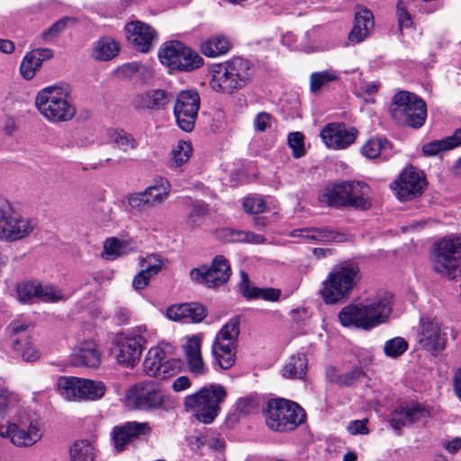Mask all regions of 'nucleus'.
<instances>
[{
  "label": "nucleus",
  "instance_id": "6e6d98bb",
  "mask_svg": "<svg viewBox=\"0 0 461 461\" xmlns=\"http://www.w3.org/2000/svg\"><path fill=\"white\" fill-rule=\"evenodd\" d=\"M44 59H22L20 74L25 80H31L42 67Z\"/></svg>",
  "mask_w": 461,
  "mask_h": 461
},
{
  "label": "nucleus",
  "instance_id": "3c124183",
  "mask_svg": "<svg viewBox=\"0 0 461 461\" xmlns=\"http://www.w3.org/2000/svg\"><path fill=\"white\" fill-rule=\"evenodd\" d=\"M408 349L407 341L402 337H395L384 343V352L389 357H398Z\"/></svg>",
  "mask_w": 461,
  "mask_h": 461
},
{
  "label": "nucleus",
  "instance_id": "39448f33",
  "mask_svg": "<svg viewBox=\"0 0 461 461\" xmlns=\"http://www.w3.org/2000/svg\"><path fill=\"white\" fill-rule=\"evenodd\" d=\"M227 395L222 385L210 384L203 386L198 392L185 397L184 405L186 411L194 412L196 419L210 424L217 417L220 411V403Z\"/></svg>",
  "mask_w": 461,
  "mask_h": 461
},
{
  "label": "nucleus",
  "instance_id": "dca6fc26",
  "mask_svg": "<svg viewBox=\"0 0 461 461\" xmlns=\"http://www.w3.org/2000/svg\"><path fill=\"white\" fill-rule=\"evenodd\" d=\"M200 107V96L196 91L186 90L178 94L174 113L178 126L189 132L194 129Z\"/></svg>",
  "mask_w": 461,
  "mask_h": 461
},
{
  "label": "nucleus",
  "instance_id": "412c9836",
  "mask_svg": "<svg viewBox=\"0 0 461 461\" xmlns=\"http://www.w3.org/2000/svg\"><path fill=\"white\" fill-rule=\"evenodd\" d=\"M173 95L164 89H150L135 95L132 106L136 111H163L170 104Z\"/></svg>",
  "mask_w": 461,
  "mask_h": 461
},
{
  "label": "nucleus",
  "instance_id": "4468645a",
  "mask_svg": "<svg viewBox=\"0 0 461 461\" xmlns=\"http://www.w3.org/2000/svg\"><path fill=\"white\" fill-rule=\"evenodd\" d=\"M231 268L229 260L222 255L216 256L210 267L206 265L193 268L191 279L209 289L218 288L229 281Z\"/></svg>",
  "mask_w": 461,
  "mask_h": 461
},
{
  "label": "nucleus",
  "instance_id": "f8f14e48",
  "mask_svg": "<svg viewBox=\"0 0 461 461\" xmlns=\"http://www.w3.org/2000/svg\"><path fill=\"white\" fill-rule=\"evenodd\" d=\"M132 407L142 411L166 409L165 395L153 381H142L132 385L126 393Z\"/></svg>",
  "mask_w": 461,
  "mask_h": 461
},
{
  "label": "nucleus",
  "instance_id": "20e7f679",
  "mask_svg": "<svg viewBox=\"0 0 461 461\" xmlns=\"http://www.w3.org/2000/svg\"><path fill=\"white\" fill-rule=\"evenodd\" d=\"M264 412L267 426L277 432L292 431L306 419L304 410L298 403L284 398L269 400Z\"/></svg>",
  "mask_w": 461,
  "mask_h": 461
},
{
  "label": "nucleus",
  "instance_id": "2f4dec72",
  "mask_svg": "<svg viewBox=\"0 0 461 461\" xmlns=\"http://www.w3.org/2000/svg\"><path fill=\"white\" fill-rule=\"evenodd\" d=\"M308 370V360L303 354L293 355L282 368V375L286 379L303 380Z\"/></svg>",
  "mask_w": 461,
  "mask_h": 461
},
{
  "label": "nucleus",
  "instance_id": "4c0bfd02",
  "mask_svg": "<svg viewBox=\"0 0 461 461\" xmlns=\"http://www.w3.org/2000/svg\"><path fill=\"white\" fill-rule=\"evenodd\" d=\"M13 352L23 358L26 362H34L41 357L40 351L34 348L30 337L23 339H15L11 344Z\"/></svg>",
  "mask_w": 461,
  "mask_h": 461
},
{
  "label": "nucleus",
  "instance_id": "5701e85b",
  "mask_svg": "<svg viewBox=\"0 0 461 461\" xmlns=\"http://www.w3.org/2000/svg\"><path fill=\"white\" fill-rule=\"evenodd\" d=\"M125 32L128 41L141 53H148L152 49V42L156 38V31L149 24L140 21L126 24Z\"/></svg>",
  "mask_w": 461,
  "mask_h": 461
},
{
  "label": "nucleus",
  "instance_id": "c756f323",
  "mask_svg": "<svg viewBox=\"0 0 461 461\" xmlns=\"http://www.w3.org/2000/svg\"><path fill=\"white\" fill-rule=\"evenodd\" d=\"M241 282L240 289L241 294L248 300L263 299L268 302H276L281 296V290L266 287L259 288L250 285L249 276L244 271L241 272Z\"/></svg>",
  "mask_w": 461,
  "mask_h": 461
},
{
  "label": "nucleus",
  "instance_id": "6e6552de",
  "mask_svg": "<svg viewBox=\"0 0 461 461\" xmlns=\"http://www.w3.org/2000/svg\"><path fill=\"white\" fill-rule=\"evenodd\" d=\"M240 335V317L231 318L216 334L212 345L214 368L230 369L236 361L237 340Z\"/></svg>",
  "mask_w": 461,
  "mask_h": 461
},
{
  "label": "nucleus",
  "instance_id": "69168bd1",
  "mask_svg": "<svg viewBox=\"0 0 461 461\" xmlns=\"http://www.w3.org/2000/svg\"><path fill=\"white\" fill-rule=\"evenodd\" d=\"M122 249V243L115 238L107 239L104 245V253L106 255V258L113 259L120 255Z\"/></svg>",
  "mask_w": 461,
  "mask_h": 461
},
{
  "label": "nucleus",
  "instance_id": "9d476101",
  "mask_svg": "<svg viewBox=\"0 0 461 461\" xmlns=\"http://www.w3.org/2000/svg\"><path fill=\"white\" fill-rule=\"evenodd\" d=\"M40 421L29 413H19L8 425H0V436L9 438L19 447L35 445L42 438Z\"/></svg>",
  "mask_w": 461,
  "mask_h": 461
},
{
  "label": "nucleus",
  "instance_id": "8fccbe9b",
  "mask_svg": "<svg viewBox=\"0 0 461 461\" xmlns=\"http://www.w3.org/2000/svg\"><path fill=\"white\" fill-rule=\"evenodd\" d=\"M39 282H25L17 286L19 301L23 303H32L39 298Z\"/></svg>",
  "mask_w": 461,
  "mask_h": 461
},
{
  "label": "nucleus",
  "instance_id": "f257e3e1",
  "mask_svg": "<svg viewBox=\"0 0 461 461\" xmlns=\"http://www.w3.org/2000/svg\"><path fill=\"white\" fill-rule=\"evenodd\" d=\"M391 296L384 294L366 299L358 303H350L339 312V321L344 327L373 329L387 321L392 312Z\"/></svg>",
  "mask_w": 461,
  "mask_h": 461
},
{
  "label": "nucleus",
  "instance_id": "0e129e2a",
  "mask_svg": "<svg viewBox=\"0 0 461 461\" xmlns=\"http://www.w3.org/2000/svg\"><path fill=\"white\" fill-rule=\"evenodd\" d=\"M273 116L266 112L258 113L253 122V126L256 131L264 132L267 129L271 127Z\"/></svg>",
  "mask_w": 461,
  "mask_h": 461
},
{
  "label": "nucleus",
  "instance_id": "aec40b11",
  "mask_svg": "<svg viewBox=\"0 0 461 461\" xmlns=\"http://www.w3.org/2000/svg\"><path fill=\"white\" fill-rule=\"evenodd\" d=\"M447 334L442 330L440 324L429 318L420 319V330L418 333V343L430 352L444 349Z\"/></svg>",
  "mask_w": 461,
  "mask_h": 461
},
{
  "label": "nucleus",
  "instance_id": "09e8293b",
  "mask_svg": "<svg viewBox=\"0 0 461 461\" xmlns=\"http://www.w3.org/2000/svg\"><path fill=\"white\" fill-rule=\"evenodd\" d=\"M39 298L43 303H58L66 300L62 290L52 285H42L39 283Z\"/></svg>",
  "mask_w": 461,
  "mask_h": 461
},
{
  "label": "nucleus",
  "instance_id": "de8ad7c7",
  "mask_svg": "<svg viewBox=\"0 0 461 461\" xmlns=\"http://www.w3.org/2000/svg\"><path fill=\"white\" fill-rule=\"evenodd\" d=\"M193 152L190 142L179 140L172 149L171 167H179L188 161Z\"/></svg>",
  "mask_w": 461,
  "mask_h": 461
},
{
  "label": "nucleus",
  "instance_id": "1a4fd4ad",
  "mask_svg": "<svg viewBox=\"0 0 461 461\" xmlns=\"http://www.w3.org/2000/svg\"><path fill=\"white\" fill-rule=\"evenodd\" d=\"M433 269L454 279L461 276V236L449 235L434 244Z\"/></svg>",
  "mask_w": 461,
  "mask_h": 461
},
{
  "label": "nucleus",
  "instance_id": "4d7b16f0",
  "mask_svg": "<svg viewBox=\"0 0 461 461\" xmlns=\"http://www.w3.org/2000/svg\"><path fill=\"white\" fill-rule=\"evenodd\" d=\"M142 70H147L143 66H141L137 61H131L123 64L122 66L117 68L113 71V75L119 78H131L134 75L141 73Z\"/></svg>",
  "mask_w": 461,
  "mask_h": 461
},
{
  "label": "nucleus",
  "instance_id": "4be33fe9",
  "mask_svg": "<svg viewBox=\"0 0 461 461\" xmlns=\"http://www.w3.org/2000/svg\"><path fill=\"white\" fill-rule=\"evenodd\" d=\"M429 416V411L422 404L411 402L396 408L390 419L392 428L397 431L404 426L422 421Z\"/></svg>",
  "mask_w": 461,
  "mask_h": 461
},
{
  "label": "nucleus",
  "instance_id": "774afa93",
  "mask_svg": "<svg viewBox=\"0 0 461 461\" xmlns=\"http://www.w3.org/2000/svg\"><path fill=\"white\" fill-rule=\"evenodd\" d=\"M258 405V400L252 396L240 398L237 402V410L243 414H249Z\"/></svg>",
  "mask_w": 461,
  "mask_h": 461
},
{
  "label": "nucleus",
  "instance_id": "0eeeda50",
  "mask_svg": "<svg viewBox=\"0 0 461 461\" xmlns=\"http://www.w3.org/2000/svg\"><path fill=\"white\" fill-rule=\"evenodd\" d=\"M390 113L399 125L419 129L425 123L427 106L415 94L400 91L392 99Z\"/></svg>",
  "mask_w": 461,
  "mask_h": 461
},
{
  "label": "nucleus",
  "instance_id": "473e14b6",
  "mask_svg": "<svg viewBox=\"0 0 461 461\" xmlns=\"http://www.w3.org/2000/svg\"><path fill=\"white\" fill-rule=\"evenodd\" d=\"M461 145V129H457L451 136L442 140L430 141L422 147L425 156H436L442 151L453 149Z\"/></svg>",
  "mask_w": 461,
  "mask_h": 461
},
{
  "label": "nucleus",
  "instance_id": "37998d69",
  "mask_svg": "<svg viewBox=\"0 0 461 461\" xmlns=\"http://www.w3.org/2000/svg\"><path fill=\"white\" fill-rule=\"evenodd\" d=\"M104 393L105 386L103 382L81 378L79 400H98Z\"/></svg>",
  "mask_w": 461,
  "mask_h": 461
},
{
  "label": "nucleus",
  "instance_id": "f3484780",
  "mask_svg": "<svg viewBox=\"0 0 461 461\" xmlns=\"http://www.w3.org/2000/svg\"><path fill=\"white\" fill-rule=\"evenodd\" d=\"M151 433L149 422L127 421L114 426L111 431V441L114 451L121 453L128 445Z\"/></svg>",
  "mask_w": 461,
  "mask_h": 461
},
{
  "label": "nucleus",
  "instance_id": "ea45409f",
  "mask_svg": "<svg viewBox=\"0 0 461 461\" xmlns=\"http://www.w3.org/2000/svg\"><path fill=\"white\" fill-rule=\"evenodd\" d=\"M121 50L120 43L112 37L100 38L94 46V58H116Z\"/></svg>",
  "mask_w": 461,
  "mask_h": 461
},
{
  "label": "nucleus",
  "instance_id": "6ab92c4d",
  "mask_svg": "<svg viewBox=\"0 0 461 461\" xmlns=\"http://www.w3.org/2000/svg\"><path fill=\"white\" fill-rule=\"evenodd\" d=\"M358 135V131L344 122L328 123L321 131L320 136L327 148L340 150L353 144Z\"/></svg>",
  "mask_w": 461,
  "mask_h": 461
},
{
  "label": "nucleus",
  "instance_id": "9b49d317",
  "mask_svg": "<svg viewBox=\"0 0 461 461\" xmlns=\"http://www.w3.org/2000/svg\"><path fill=\"white\" fill-rule=\"evenodd\" d=\"M36 227V222L14 211L5 200H0V240L14 241L27 237Z\"/></svg>",
  "mask_w": 461,
  "mask_h": 461
},
{
  "label": "nucleus",
  "instance_id": "c85d7f7f",
  "mask_svg": "<svg viewBox=\"0 0 461 461\" xmlns=\"http://www.w3.org/2000/svg\"><path fill=\"white\" fill-rule=\"evenodd\" d=\"M202 339L199 336L194 335L188 339L185 346V356L189 371L194 375H202L207 372V368L201 354Z\"/></svg>",
  "mask_w": 461,
  "mask_h": 461
},
{
  "label": "nucleus",
  "instance_id": "c03bdc74",
  "mask_svg": "<svg viewBox=\"0 0 461 461\" xmlns=\"http://www.w3.org/2000/svg\"><path fill=\"white\" fill-rule=\"evenodd\" d=\"M32 323L31 319L25 315H19L14 319L6 328L11 344L15 339H23L28 337L27 331L32 328Z\"/></svg>",
  "mask_w": 461,
  "mask_h": 461
},
{
  "label": "nucleus",
  "instance_id": "bf43d9fd",
  "mask_svg": "<svg viewBox=\"0 0 461 461\" xmlns=\"http://www.w3.org/2000/svg\"><path fill=\"white\" fill-rule=\"evenodd\" d=\"M74 19L70 17H63L53 23L47 31L42 33V38L45 41H50L56 38L69 23H73Z\"/></svg>",
  "mask_w": 461,
  "mask_h": 461
},
{
  "label": "nucleus",
  "instance_id": "58836bf2",
  "mask_svg": "<svg viewBox=\"0 0 461 461\" xmlns=\"http://www.w3.org/2000/svg\"><path fill=\"white\" fill-rule=\"evenodd\" d=\"M57 386L59 393L67 400L78 401L81 388V378L75 376H61L58 379Z\"/></svg>",
  "mask_w": 461,
  "mask_h": 461
},
{
  "label": "nucleus",
  "instance_id": "2eb2a0df",
  "mask_svg": "<svg viewBox=\"0 0 461 461\" xmlns=\"http://www.w3.org/2000/svg\"><path fill=\"white\" fill-rule=\"evenodd\" d=\"M180 367V361L168 357L160 346L150 348L143 361L145 374L156 379L170 378L178 373Z\"/></svg>",
  "mask_w": 461,
  "mask_h": 461
},
{
  "label": "nucleus",
  "instance_id": "ddd939ff",
  "mask_svg": "<svg viewBox=\"0 0 461 461\" xmlns=\"http://www.w3.org/2000/svg\"><path fill=\"white\" fill-rule=\"evenodd\" d=\"M146 342V339L139 334H118L113 339L111 355L118 365L133 368L140 360Z\"/></svg>",
  "mask_w": 461,
  "mask_h": 461
},
{
  "label": "nucleus",
  "instance_id": "a878e982",
  "mask_svg": "<svg viewBox=\"0 0 461 461\" xmlns=\"http://www.w3.org/2000/svg\"><path fill=\"white\" fill-rule=\"evenodd\" d=\"M207 316L205 307L198 303L174 304L167 309V317L175 321L200 322Z\"/></svg>",
  "mask_w": 461,
  "mask_h": 461
},
{
  "label": "nucleus",
  "instance_id": "864d4df0",
  "mask_svg": "<svg viewBox=\"0 0 461 461\" xmlns=\"http://www.w3.org/2000/svg\"><path fill=\"white\" fill-rule=\"evenodd\" d=\"M208 213V205L203 202H195L188 215L187 224L191 228H196L201 225L203 218Z\"/></svg>",
  "mask_w": 461,
  "mask_h": 461
},
{
  "label": "nucleus",
  "instance_id": "e2e57ef3",
  "mask_svg": "<svg viewBox=\"0 0 461 461\" xmlns=\"http://www.w3.org/2000/svg\"><path fill=\"white\" fill-rule=\"evenodd\" d=\"M396 14L398 18V26L401 31L411 26L412 21L411 14L401 0H399L396 5Z\"/></svg>",
  "mask_w": 461,
  "mask_h": 461
},
{
  "label": "nucleus",
  "instance_id": "5fc2aeb1",
  "mask_svg": "<svg viewBox=\"0 0 461 461\" xmlns=\"http://www.w3.org/2000/svg\"><path fill=\"white\" fill-rule=\"evenodd\" d=\"M288 145L292 149L293 156L295 158H300L305 155L304 137L302 132H291L287 138Z\"/></svg>",
  "mask_w": 461,
  "mask_h": 461
},
{
  "label": "nucleus",
  "instance_id": "a18cd8bd",
  "mask_svg": "<svg viewBox=\"0 0 461 461\" xmlns=\"http://www.w3.org/2000/svg\"><path fill=\"white\" fill-rule=\"evenodd\" d=\"M169 190V183L166 181L160 185H150L142 192L149 199V207L154 208L160 205L168 197Z\"/></svg>",
  "mask_w": 461,
  "mask_h": 461
},
{
  "label": "nucleus",
  "instance_id": "338daca9",
  "mask_svg": "<svg viewBox=\"0 0 461 461\" xmlns=\"http://www.w3.org/2000/svg\"><path fill=\"white\" fill-rule=\"evenodd\" d=\"M363 375L364 372L362 368L354 366L347 373L341 375L340 379L338 380L339 385H351Z\"/></svg>",
  "mask_w": 461,
  "mask_h": 461
},
{
  "label": "nucleus",
  "instance_id": "680f3d73",
  "mask_svg": "<svg viewBox=\"0 0 461 461\" xmlns=\"http://www.w3.org/2000/svg\"><path fill=\"white\" fill-rule=\"evenodd\" d=\"M242 205L244 211L251 214L261 213L266 209V203L260 197H247Z\"/></svg>",
  "mask_w": 461,
  "mask_h": 461
},
{
  "label": "nucleus",
  "instance_id": "603ef678",
  "mask_svg": "<svg viewBox=\"0 0 461 461\" xmlns=\"http://www.w3.org/2000/svg\"><path fill=\"white\" fill-rule=\"evenodd\" d=\"M170 69H177L179 71H193L203 65V59H160Z\"/></svg>",
  "mask_w": 461,
  "mask_h": 461
},
{
  "label": "nucleus",
  "instance_id": "423d86ee",
  "mask_svg": "<svg viewBox=\"0 0 461 461\" xmlns=\"http://www.w3.org/2000/svg\"><path fill=\"white\" fill-rule=\"evenodd\" d=\"M249 59H227L212 65L211 86L219 92L231 94L249 77Z\"/></svg>",
  "mask_w": 461,
  "mask_h": 461
},
{
  "label": "nucleus",
  "instance_id": "72a5a7b5",
  "mask_svg": "<svg viewBox=\"0 0 461 461\" xmlns=\"http://www.w3.org/2000/svg\"><path fill=\"white\" fill-rule=\"evenodd\" d=\"M392 153V144L386 139H370L361 148V154L369 159H387Z\"/></svg>",
  "mask_w": 461,
  "mask_h": 461
},
{
  "label": "nucleus",
  "instance_id": "a211bd4d",
  "mask_svg": "<svg viewBox=\"0 0 461 461\" xmlns=\"http://www.w3.org/2000/svg\"><path fill=\"white\" fill-rule=\"evenodd\" d=\"M426 185L423 173L413 167H406L399 178L392 184V188L400 200H411L420 195Z\"/></svg>",
  "mask_w": 461,
  "mask_h": 461
},
{
  "label": "nucleus",
  "instance_id": "7ed1b4c3",
  "mask_svg": "<svg viewBox=\"0 0 461 461\" xmlns=\"http://www.w3.org/2000/svg\"><path fill=\"white\" fill-rule=\"evenodd\" d=\"M35 106L50 122L59 123L70 121L77 113L69 90L64 86H50L38 92Z\"/></svg>",
  "mask_w": 461,
  "mask_h": 461
},
{
  "label": "nucleus",
  "instance_id": "b1692460",
  "mask_svg": "<svg viewBox=\"0 0 461 461\" xmlns=\"http://www.w3.org/2000/svg\"><path fill=\"white\" fill-rule=\"evenodd\" d=\"M291 236L294 238H301L305 241H316L321 243L344 242L347 240L345 233L328 226L294 230L291 232Z\"/></svg>",
  "mask_w": 461,
  "mask_h": 461
},
{
  "label": "nucleus",
  "instance_id": "e433bc0d",
  "mask_svg": "<svg viewBox=\"0 0 461 461\" xmlns=\"http://www.w3.org/2000/svg\"><path fill=\"white\" fill-rule=\"evenodd\" d=\"M109 143L123 152L135 149L139 143L132 134L122 129H109L107 131Z\"/></svg>",
  "mask_w": 461,
  "mask_h": 461
},
{
  "label": "nucleus",
  "instance_id": "79ce46f5",
  "mask_svg": "<svg viewBox=\"0 0 461 461\" xmlns=\"http://www.w3.org/2000/svg\"><path fill=\"white\" fill-rule=\"evenodd\" d=\"M230 49V43L225 37H212L201 45V52L208 58L225 55Z\"/></svg>",
  "mask_w": 461,
  "mask_h": 461
},
{
  "label": "nucleus",
  "instance_id": "052dcab7",
  "mask_svg": "<svg viewBox=\"0 0 461 461\" xmlns=\"http://www.w3.org/2000/svg\"><path fill=\"white\" fill-rule=\"evenodd\" d=\"M129 206L135 211L141 212L149 209V199L146 198L143 192H138L129 194L128 196Z\"/></svg>",
  "mask_w": 461,
  "mask_h": 461
},
{
  "label": "nucleus",
  "instance_id": "f704fd0d",
  "mask_svg": "<svg viewBox=\"0 0 461 461\" xmlns=\"http://www.w3.org/2000/svg\"><path fill=\"white\" fill-rule=\"evenodd\" d=\"M158 58H200L184 42L174 40L165 41L158 51Z\"/></svg>",
  "mask_w": 461,
  "mask_h": 461
},
{
  "label": "nucleus",
  "instance_id": "cd10ccee",
  "mask_svg": "<svg viewBox=\"0 0 461 461\" xmlns=\"http://www.w3.org/2000/svg\"><path fill=\"white\" fill-rule=\"evenodd\" d=\"M346 185V198L348 207H354L360 210H367L371 206L369 200V186L359 181H348Z\"/></svg>",
  "mask_w": 461,
  "mask_h": 461
},
{
  "label": "nucleus",
  "instance_id": "c9c22d12",
  "mask_svg": "<svg viewBox=\"0 0 461 461\" xmlns=\"http://www.w3.org/2000/svg\"><path fill=\"white\" fill-rule=\"evenodd\" d=\"M19 413L27 412L21 410L18 394L7 388L0 387V415L2 418L5 419L13 414L15 418Z\"/></svg>",
  "mask_w": 461,
  "mask_h": 461
},
{
  "label": "nucleus",
  "instance_id": "bb28decb",
  "mask_svg": "<svg viewBox=\"0 0 461 461\" xmlns=\"http://www.w3.org/2000/svg\"><path fill=\"white\" fill-rule=\"evenodd\" d=\"M101 361V352L96 344L91 340L80 343L72 355V363L77 366L96 368L100 366Z\"/></svg>",
  "mask_w": 461,
  "mask_h": 461
},
{
  "label": "nucleus",
  "instance_id": "13d9d810",
  "mask_svg": "<svg viewBox=\"0 0 461 461\" xmlns=\"http://www.w3.org/2000/svg\"><path fill=\"white\" fill-rule=\"evenodd\" d=\"M141 267V271L151 278L161 270L162 259L158 255H149L143 259Z\"/></svg>",
  "mask_w": 461,
  "mask_h": 461
},
{
  "label": "nucleus",
  "instance_id": "49530a36",
  "mask_svg": "<svg viewBox=\"0 0 461 461\" xmlns=\"http://www.w3.org/2000/svg\"><path fill=\"white\" fill-rule=\"evenodd\" d=\"M339 78L338 73L333 69L313 72L310 77V89L312 93H319L322 87Z\"/></svg>",
  "mask_w": 461,
  "mask_h": 461
},
{
  "label": "nucleus",
  "instance_id": "393cba45",
  "mask_svg": "<svg viewBox=\"0 0 461 461\" xmlns=\"http://www.w3.org/2000/svg\"><path fill=\"white\" fill-rule=\"evenodd\" d=\"M375 26L373 13L364 6L355 9L354 26L348 33L351 43H359L370 36Z\"/></svg>",
  "mask_w": 461,
  "mask_h": 461
},
{
  "label": "nucleus",
  "instance_id": "a19ab883",
  "mask_svg": "<svg viewBox=\"0 0 461 461\" xmlns=\"http://www.w3.org/2000/svg\"><path fill=\"white\" fill-rule=\"evenodd\" d=\"M95 447L86 439L76 440L69 447L68 461H94Z\"/></svg>",
  "mask_w": 461,
  "mask_h": 461
},
{
  "label": "nucleus",
  "instance_id": "f03ea898",
  "mask_svg": "<svg viewBox=\"0 0 461 461\" xmlns=\"http://www.w3.org/2000/svg\"><path fill=\"white\" fill-rule=\"evenodd\" d=\"M361 277L360 267L355 261L345 260L335 265L321 284L320 294L323 302L327 304L346 302Z\"/></svg>",
  "mask_w": 461,
  "mask_h": 461
},
{
  "label": "nucleus",
  "instance_id": "7c9ffc66",
  "mask_svg": "<svg viewBox=\"0 0 461 461\" xmlns=\"http://www.w3.org/2000/svg\"><path fill=\"white\" fill-rule=\"evenodd\" d=\"M318 198L321 203L330 207H348L345 182L326 186L320 192Z\"/></svg>",
  "mask_w": 461,
  "mask_h": 461
}]
</instances>
